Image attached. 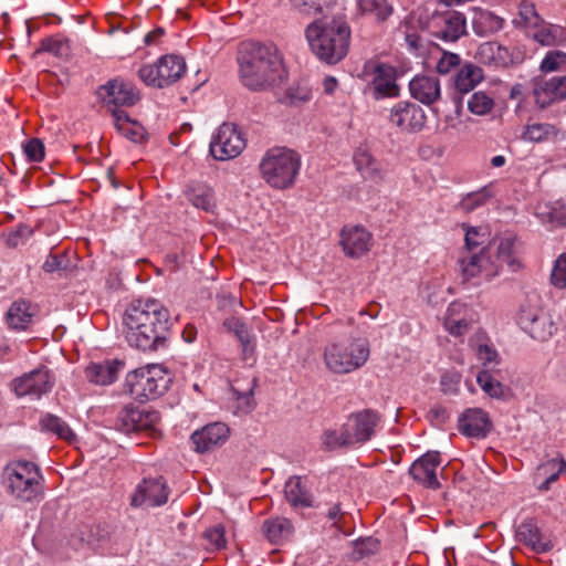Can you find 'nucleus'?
<instances>
[{
  "mask_svg": "<svg viewBox=\"0 0 566 566\" xmlns=\"http://www.w3.org/2000/svg\"><path fill=\"white\" fill-rule=\"evenodd\" d=\"M123 325L127 343L146 352L166 346L172 323L168 308L150 298L132 302L123 315Z\"/></svg>",
  "mask_w": 566,
  "mask_h": 566,
  "instance_id": "1",
  "label": "nucleus"
},
{
  "mask_svg": "<svg viewBox=\"0 0 566 566\" xmlns=\"http://www.w3.org/2000/svg\"><path fill=\"white\" fill-rule=\"evenodd\" d=\"M238 62L241 81L251 91L281 83L286 74L279 51L272 43H241Z\"/></svg>",
  "mask_w": 566,
  "mask_h": 566,
  "instance_id": "2",
  "label": "nucleus"
},
{
  "mask_svg": "<svg viewBox=\"0 0 566 566\" xmlns=\"http://www.w3.org/2000/svg\"><path fill=\"white\" fill-rule=\"evenodd\" d=\"M305 35L312 52L327 64L338 63L348 52L350 28L344 17L317 19L307 25Z\"/></svg>",
  "mask_w": 566,
  "mask_h": 566,
  "instance_id": "3",
  "label": "nucleus"
},
{
  "mask_svg": "<svg viewBox=\"0 0 566 566\" xmlns=\"http://www.w3.org/2000/svg\"><path fill=\"white\" fill-rule=\"evenodd\" d=\"M333 339L325 346L323 359L326 368L337 375L352 373L368 360L369 345L366 339L354 338L350 324L331 327Z\"/></svg>",
  "mask_w": 566,
  "mask_h": 566,
  "instance_id": "4",
  "label": "nucleus"
},
{
  "mask_svg": "<svg viewBox=\"0 0 566 566\" xmlns=\"http://www.w3.org/2000/svg\"><path fill=\"white\" fill-rule=\"evenodd\" d=\"M3 486L14 500L27 503L38 500L43 491L40 468L31 461L15 460L8 463L2 473Z\"/></svg>",
  "mask_w": 566,
  "mask_h": 566,
  "instance_id": "5",
  "label": "nucleus"
},
{
  "mask_svg": "<svg viewBox=\"0 0 566 566\" xmlns=\"http://www.w3.org/2000/svg\"><path fill=\"white\" fill-rule=\"evenodd\" d=\"M301 166V158L294 150L275 147L269 149L260 163L265 181L277 189L293 186Z\"/></svg>",
  "mask_w": 566,
  "mask_h": 566,
  "instance_id": "6",
  "label": "nucleus"
},
{
  "mask_svg": "<svg viewBox=\"0 0 566 566\" xmlns=\"http://www.w3.org/2000/svg\"><path fill=\"white\" fill-rule=\"evenodd\" d=\"M170 382L169 375L160 366L137 368L127 374L125 386L137 400H150L161 396Z\"/></svg>",
  "mask_w": 566,
  "mask_h": 566,
  "instance_id": "7",
  "label": "nucleus"
},
{
  "mask_svg": "<svg viewBox=\"0 0 566 566\" xmlns=\"http://www.w3.org/2000/svg\"><path fill=\"white\" fill-rule=\"evenodd\" d=\"M518 324L532 338L545 342L555 332L551 316L541 306V297L536 293L526 296L518 315Z\"/></svg>",
  "mask_w": 566,
  "mask_h": 566,
  "instance_id": "8",
  "label": "nucleus"
},
{
  "mask_svg": "<svg viewBox=\"0 0 566 566\" xmlns=\"http://www.w3.org/2000/svg\"><path fill=\"white\" fill-rule=\"evenodd\" d=\"M186 72V62L174 54L161 56L155 64L139 69L138 77L148 86L167 87L177 82Z\"/></svg>",
  "mask_w": 566,
  "mask_h": 566,
  "instance_id": "9",
  "label": "nucleus"
},
{
  "mask_svg": "<svg viewBox=\"0 0 566 566\" xmlns=\"http://www.w3.org/2000/svg\"><path fill=\"white\" fill-rule=\"evenodd\" d=\"M364 73L370 76L368 87L374 99L398 97L400 87L397 83V69L388 63L368 61L364 65Z\"/></svg>",
  "mask_w": 566,
  "mask_h": 566,
  "instance_id": "10",
  "label": "nucleus"
},
{
  "mask_svg": "<svg viewBox=\"0 0 566 566\" xmlns=\"http://www.w3.org/2000/svg\"><path fill=\"white\" fill-rule=\"evenodd\" d=\"M245 148V138L234 124L223 123L212 135L210 154L217 160H229L238 157Z\"/></svg>",
  "mask_w": 566,
  "mask_h": 566,
  "instance_id": "11",
  "label": "nucleus"
},
{
  "mask_svg": "<svg viewBox=\"0 0 566 566\" xmlns=\"http://www.w3.org/2000/svg\"><path fill=\"white\" fill-rule=\"evenodd\" d=\"M486 247H492V263L496 265V275L504 265L511 272H517L523 268L518 241L515 234L504 233L495 237Z\"/></svg>",
  "mask_w": 566,
  "mask_h": 566,
  "instance_id": "12",
  "label": "nucleus"
},
{
  "mask_svg": "<svg viewBox=\"0 0 566 566\" xmlns=\"http://www.w3.org/2000/svg\"><path fill=\"white\" fill-rule=\"evenodd\" d=\"M492 247H484L479 252H462L458 260L463 281L479 276L491 280L496 276V265L492 263Z\"/></svg>",
  "mask_w": 566,
  "mask_h": 566,
  "instance_id": "13",
  "label": "nucleus"
},
{
  "mask_svg": "<svg viewBox=\"0 0 566 566\" xmlns=\"http://www.w3.org/2000/svg\"><path fill=\"white\" fill-rule=\"evenodd\" d=\"M169 488L163 476L145 478L139 482L130 495V506L157 507L167 503Z\"/></svg>",
  "mask_w": 566,
  "mask_h": 566,
  "instance_id": "14",
  "label": "nucleus"
},
{
  "mask_svg": "<svg viewBox=\"0 0 566 566\" xmlns=\"http://www.w3.org/2000/svg\"><path fill=\"white\" fill-rule=\"evenodd\" d=\"M426 122V112L416 103L400 101L390 109L389 123L402 133H419L423 129Z\"/></svg>",
  "mask_w": 566,
  "mask_h": 566,
  "instance_id": "15",
  "label": "nucleus"
},
{
  "mask_svg": "<svg viewBox=\"0 0 566 566\" xmlns=\"http://www.w3.org/2000/svg\"><path fill=\"white\" fill-rule=\"evenodd\" d=\"M124 527L113 520L97 521L81 532V539L91 547L124 545Z\"/></svg>",
  "mask_w": 566,
  "mask_h": 566,
  "instance_id": "16",
  "label": "nucleus"
},
{
  "mask_svg": "<svg viewBox=\"0 0 566 566\" xmlns=\"http://www.w3.org/2000/svg\"><path fill=\"white\" fill-rule=\"evenodd\" d=\"M380 421V415L373 409H364L352 413L345 426L354 446L369 441L375 436Z\"/></svg>",
  "mask_w": 566,
  "mask_h": 566,
  "instance_id": "17",
  "label": "nucleus"
},
{
  "mask_svg": "<svg viewBox=\"0 0 566 566\" xmlns=\"http://www.w3.org/2000/svg\"><path fill=\"white\" fill-rule=\"evenodd\" d=\"M440 464V452L428 451L411 464L409 473L419 484L428 489L437 490L440 488V483L437 478V469Z\"/></svg>",
  "mask_w": 566,
  "mask_h": 566,
  "instance_id": "18",
  "label": "nucleus"
},
{
  "mask_svg": "<svg viewBox=\"0 0 566 566\" xmlns=\"http://www.w3.org/2000/svg\"><path fill=\"white\" fill-rule=\"evenodd\" d=\"M98 94L106 105L129 107L139 101L138 90L132 83L117 78L101 86Z\"/></svg>",
  "mask_w": 566,
  "mask_h": 566,
  "instance_id": "19",
  "label": "nucleus"
},
{
  "mask_svg": "<svg viewBox=\"0 0 566 566\" xmlns=\"http://www.w3.org/2000/svg\"><path fill=\"white\" fill-rule=\"evenodd\" d=\"M229 427L223 422H212L196 430L190 439L200 453L221 447L229 438Z\"/></svg>",
  "mask_w": 566,
  "mask_h": 566,
  "instance_id": "20",
  "label": "nucleus"
},
{
  "mask_svg": "<svg viewBox=\"0 0 566 566\" xmlns=\"http://www.w3.org/2000/svg\"><path fill=\"white\" fill-rule=\"evenodd\" d=\"M459 431L470 438L483 439L492 429V421L480 408L467 409L459 418Z\"/></svg>",
  "mask_w": 566,
  "mask_h": 566,
  "instance_id": "21",
  "label": "nucleus"
},
{
  "mask_svg": "<svg viewBox=\"0 0 566 566\" xmlns=\"http://www.w3.org/2000/svg\"><path fill=\"white\" fill-rule=\"evenodd\" d=\"M53 382L48 369H34L13 381L17 396L33 395L40 397L51 390Z\"/></svg>",
  "mask_w": 566,
  "mask_h": 566,
  "instance_id": "22",
  "label": "nucleus"
},
{
  "mask_svg": "<svg viewBox=\"0 0 566 566\" xmlns=\"http://www.w3.org/2000/svg\"><path fill=\"white\" fill-rule=\"evenodd\" d=\"M371 240V233L360 226L345 227L340 233V244L345 254L355 259L370 250Z\"/></svg>",
  "mask_w": 566,
  "mask_h": 566,
  "instance_id": "23",
  "label": "nucleus"
},
{
  "mask_svg": "<svg viewBox=\"0 0 566 566\" xmlns=\"http://www.w3.org/2000/svg\"><path fill=\"white\" fill-rule=\"evenodd\" d=\"M473 313L461 302H452L444 316L443 326L454 337L464 335L473 325Z\"/></svg>",
  "mask_w": 566,
  "mask_h": 566,
  "instance_id": "24",
  "label": "nucleus"
},
{
  "mask_svg": "<svg viewBox=\"0 0 566 566\" xmlns=\"http://www.w3.org/2000/svg\"><path fill=\"white\" fill-rule=\"evenodd\" d=\"M439 29L436 36L447 42H455L467 34L465 15L459 11H447L437 17Z\"/></svg>",
  "mask_w": 566,
  "mask_h": 566,
  "instance_id": "25",
  "label": "nucleus"
},
{
  "mask_svg": "<svg viewBox=\"0 0 566 566\" xmlns=\"http://www.w3.org/2000/svg\"><path fill=\"white\" fill-rule=\"evenodd\" d=\"M518 542L528 546L534 553H547L553 548L549 539H545L534 518H526L516 528Z\"/></svg>",
  "mask_w": 566,
  "mask_h": 566,
  "instance_id": "26",
  "label": "nucleus"
},
{
  "mask_svg": "<svg viewBox=\"0 0 566 566\" xmlns=\"http://www.w3.org/2000/svg\"><path fill=\"white\" fill-rule=\"evenodd\" d=\"M409 91L415 99L428 106L441 97L440 81L436 76H415L409 83Z\"/></svg>",
  "mask_w": 566,
  "mask_h": 566,
  "instance_id": "27",
  "label": "nucleus"
},
{
  "mask_svg": "<svg viewBox=\"0 0 566 566\" xmlns=\"http://www.w3.org/2000/svg\"><path fill=\"white\" fill-rule=\"evenodd\" d=\"M284 494L287 503L295 509L312 507L314 503L313 493L303 476H291L284 485Z\"/></svg>",
  "mask_w": 566,
  "mask_h": 566,
  "instance_id": "28",
  "label": "nucleus"
},
{
  "mask_svg": "<svg viewBox=\"0 0 566 566\" xmlns=\"http://www.w3.org/2000/svg\"><path fill=\"white\" fill-rule=\"evenodd\" d=\"M472 29L478 36L486 38L497 33L504 27V19L480 7L471 8Z\"/></svg>",
  "mask_w": 566,
  "mask_h": 566,
  "instance_id": "29",
  "label": "nucleus"
},
{
  "mask_svg": "<svg viewBox=\"0 0 566 566\" xmlns=\"http://www.w3.org/2000/svg\"><path fill=\"white\" fill-rule=\"evenodd\" d=\"M122 368L123 363L119 360L91 363L85 368V377L94 385L106 386L113 384L117 379L118 373Z\"/></svg>",
  "mask_w": 566,
  "mask_h": 566,
  "instance_id": "30",
  "label": "nucleus"
},
{
  "mask_svg": "<svg viewBox=\"0 0 566 566\" xmlns=\"http://www.w3.org/2000/svg\"><path fill=\"white\" fill-rule=\"evenodd\" d=\"M474 57L479 63L494 67H504L512 62L509 49L497 42L480 44Z\"/></svg>",
  "mask_w": 566,
  "mask_h": 566,
  "instance_id": "31",
  "label": "nucleus"
},
{
  "mask_svg": "<svg viewBox=\"0 0 566 566\" xmlns=\"http://www.w3.org/2000/svg\"><path fill=\"white\" fill-rule=\"evenodd\" d=\"M187 200L197 209L213 213L217 209V200L213 189L201 182L191 184L185 191Z\"/></svg>",
  "mask_w": 566,
  "mask_h": 566,
  "instance_id": "32",
  "label": "nucleus"
},
{
  "mask_svg": "<svg viewBox=\"0 0 566 566\" xmlns=\"http://www.w3.org/2000/svg\"><path fill=\"white\" fill-rule=\"evenodd\" d=\"M36 307L25 300H19L11 304L7 313V323L10 328L24 331L32 323Z\"/></svg>",
  "mask_w": 566,
  "mask_h": 566,
  "instance_id": "33",
  "label": "nucleus"
},
{
  "mask_svg": "<svg viewBox=\"0 0 566 566\" xmlns=\"http://www.w3.org/2000/svg\"><path fill=\"white\" fill-rule=\"evenodd\" d=\"M484 78L483 70L473 64L464 63L454 76V86L460 93H469Z\"/></svg>",
  "mask_w": 566,
  "mask_h": 566,
  "instance_id": "34",
  "label": "nucleus"
},
{
  "mask_svg": "<svg viewBox=\"0 0 566 566\" xmlns=\"http://www.w3.org/2000/svg\"><path fill=\"white\" fill-rule=\"evenodd\" d=\"M262 531L270 543L277 545L291 536L293 525L285 517H270L263 522Z\"/></svg>",
  "mask_w": 566,
  "mask_h": 566,
  "instance_id": "35",
  "label": "nucleus"
},
{
  "mask_svg": "<svg viewBox=\"0 0 566 566\" xmlns=\"http://www.w3.org/2000/svg\"><path fill=\"white\" fill-rule=\"evenodd\" d=\"M354 164L365 179L378 181L384 178L381 164L367 149L359 148L355 151Z\"/></svg>",
  "mask_w": 566,
  "mask_h": 566,
  "instance_id": "36",
  "label": "nucleus"
},
{
  "mask_svg": "<svg viewBox=\"0 0 566 566\" xmlns=\"http://www.w3.org/2000/svg\"><path fill=\"white\" fill-rule=\"evenodd\" d=\"M559 134V129L549 123H532L524 127L522 133L523 140L531 143H544L555 139Z\"/></svg>",
  "mask_w": 566,
  "mask_h": 566,
  "instance_id": "37",
  "label": "nucleus"
},
{
  "mask_svg": "<svg viewBox=\"0 0 566 566\" xmlns=\"http://www.w3.org/2000/svg\"><path fill=\"white\" fill-rule=\"evenodd\" d=\"M41 429L45 432L55 434L57 438L72 443L76 440V436L70 426L60 417L46 413L40 419Z\"/></svg>",
  "mask_w": 566,
  "mask_h": 566,
  "instance_id": "38",
  "label": "nucleus"
},
{
  "mask_svg": "<svg viewBox=\"0 0 566 566\" xmlns=\"http://www.w3.org/2000/svg\"><path fill=\"white\" fill-rule=\"evenodd\" d=\"M500 370L481 369L476 375L480 388L491 398L502 399L505 396L504 385L496 378Z\"/></svg>",
  "mask_w": 566,
  "mask_h": 566,
  "instance_id": "39",
  "label": "nucleus"
},
{
  "mask_svg": "<svg viewBox=\"0 0 566 566\" xmlns=\"http://www.w3.org/2000/svg\"><path fill=\"white\" fill-rule=\"evenodd\" d=\"M536 213L544 223L566 227V206L560 201L539 205Z\"/></svg>",
  "mask_w": 566,
  "mask_h": 566,
  "instance_id": "40",
  "label": "nucleus"
},
{
  "mask_svg": "<svg viewBox=\"0 0 566 566\" xmlns=\"http://www.w3.org/2000/svg\"><path fill=\"white\" fill-rule=\"evenodd\" d=\"M321 440L322 446L328 451L354 446L345 423L339 429H326Z\"/></svg>",
  "mask_w": 566,
  "mask_h": 566,
  "instance_id": "41",
  "label": "nucleus"
},
{
  "mask_svg": "<svg viewBox=\"0 0 566 566\" xmlns=\"http://www.w3.org/2000/svg\"><path fill=\"white\" fill-rule=\"evenodd\" d=\"M357 7L363 14L371 15L377 21L387 20L394 12L387 0H357Z\"/></svg>",
  "mask_w": 566,
  "mask_h": 566,
  "instance_id": "42",
  "label": "nucleus"
},
{
  "mask_svg": "<svg viewBox=\"0 0 566 566\" xmlns=\"http://www.w3.org/2000/svg\"><path fill=\"white\" fill-rule=\"evenodd\" d=\"M134 412L139 417H135L136 421V432L137 431H147L150 434H154L157 429V424L160 421V413L157 410L150 409L148 407H135Z\"/></svg>",
  "mask_w": 566,
  "mask_h": 566,
  "instance_id": "43",
  "label": "nucleus"
},
{
  "mask_svg": "<svg viewBox=\"0 0 566 566\" xmlns=\"http://www.w3.org/2000/svg\"><path fill=\"white\" fill-rule=\"evenodd\" d=\"M42 52H49L60 59L67 57L71 53L70 41L61 35L43 39L34 54Z\"/></svg>",
  "mask_w": 566,
  "mask_h": 566,
  "instance_id": "44",
  "label": "nucleus"
},
{
  "mask_svg": "<svg viewBox=\"0 0 566 566\" xmlns=\"http://www.w3.org/2000/svg\"><path fill=\"white\" fill-rule=\"evenodd\" d=\"M535 103L541 108L549 106L552 103L558 101L556 96V86L553 85L552 78L536 80L534 84Z\"/></svg>",
  "mask_w": 566,
  "mask_h": 566,
  "instance_id": "45",
  "label": "nucleus"
},
{
  "mask_svg": "<svg viewBox=\"0 0 566 566\" xmlns=\"http://www.w3.org/2000/svg\"><path fill=\"white\" fill-rule=\"evenodd\" d=\"M294 10L302 15H316L323 13L335 4L336 0H290Z\"/></svg>",
  "mask_w": 566,
  "mask_h": 566,
  "instance_id": "46",
  "label": "nucleus"
},
{
  "mask_svg": "<svg viewBox=\"0 0 566 566\" xmlns=\"http://www.w3.org/2000/svg\"><path fill=\"white\" fill-rule=\"evenodd\" d=\"M491 192L486 187L481 188L478 191L465 195L458 203L457 209L464 213H470L475 209L484 206L491 198Z\"/></svg>",
  "mask_w": 566,
  "mask_h": 566,
  "instance_id": "47",
  "label": "nucleus"
},
{
  "mask_svg": "<svg viewBox=\"0 0 566 566\" xmlns=\"http://www.w3.org/2000/svg\"><path fill=\"white\" fill-rule=\"evenodd\" d=\"M476 359L481 363L482 369L497 370L496 367L501 363V357L496 348L489 343L479 344L475 348Z\"/></svg>",
  "mask_w": 566,
  "mask_h": 566,
  "instance_id": "48",
  "label": "nucleus"
},
{
  "mask_svg": "<svg viewBox=\"0 0 566 566\" xmlns=\"http://www.w3.org/2000/svg\"><path fill=\"white\" fill-rule=\"evenodd\" d=\"M135 417H139L134 412V406L127 405L122 408L115 419L114 427L116 430L123 433L136 432V421Z\"/></svg>",
  "mask_w": 566,
  "mask_h": 566,
  "instance_id": "49",
  "label": "nucleus"
},
{
  "mask_svg": "<svg viewBox=\"0 0 566 566\" xmlns=\"http://www.w3.org/2000/svg\"><path fill=\"white\" fill-rule=\"evenodd\" d=\"M494 107V101L485 92L479 91L472 94L468 101V108L475 115H486Z\"/></svg>",
  "mask_w": 566,
  "mask_h": 566,
  "instance_id": "50",
  "label": "nucleus"
},
{
  "mask_svg": "<svg viewBox=\"0 0 566 566\" xmlns=\"http://www.w3.org/2000/svg\"><path fill=\"white\" fill-rule=\"evenodd\" d=\"M539 69L544 73L566 71V53L562 51H549L543 59Z\"/></svg>",
  "mask_w": 566,
  "mask_h": 566,
  "instance_id": "51",
  "label": "nucleus"
},
{
  "mask_svg": "<svg viewBox=\"0 0 566 566\" xmlns=\"http://www.w3.org/2000/svg\"><path fill=\"white\" fill-rule=\"evenodd\" d=\"M520 22L525 28H537L542 21L536 12L535 6L526 0H523L518 6Z\"/></svg>",
  "mask_w": 566,
  "mask_h": 566,
  "instance_id": "52",
  "label": "nucleus"
},
{
  "mask_svg": "<svg viewBox=\"0 0 566 566\" xmlns=\"http://www.w3.org/2000/svg\"><path fill=\"white\" fill-rule=\"evenodd\" d=\"M203 537L208 541V549L220 551L226 547L224 527L221 524L214 525L203 533Z\"/></svg>",
  "mask_w": 566,
  "mask_h": 566,
  "instance_id": "53",
  "label": "nucleus"
},
{
  "mask_svg": "<svg viewBox=\"0 0 566 566\" xmlns=\"http://www.w3.org/2000/svg\"><path fill=\"white\" fill-rule=\"evenodd\" d=\"M33 234V229L27 224H19L7 234L6 243L10 248L24 244Z\"/></svg>",
  "mask_w": 566,
  "mask_h": 566,
  "instance_id": "54",
  "label": "nucleus"
},
{
  "mask_svg": "<svg viewBox=\"0 0 566 566\" xmlns=\"http://www.w3.org/2000/svg\"><path fill=\"white\" fill-rule=\"evenodd\" d=\"M223 326L228 332L233 333L239 342H248V338L253 335L247 324L235 316L224 319Z\"/></svg>",
  "mask_w": 566,
  "mask_h": 566,
  "instance_id": "55",
  "label": "nucleus"
},
{
  "mask_svg": "<svg viewBox=\"0 0 566 566\" xmlns=\"http://www.w3.org/2000/svg\"><path fill=\"white\" fill-rule=\"evenodd\" d=\"M465 229V251L464 252H474L476 248L484 244L485 242V233H482V229L478 227H469L463 224Z\"/></svg>",
  "mask_w": 566,
  "mask_h": 566,
  "instance_id": "56",
  "label": "nucleus"
},
{
  "mask_svg": "<svg viewBox=\"0 0 566 566\" xmlns=\"http://www.w3.org/2000/svg\"><path fill=\"white\" fill-rule=\"evenodd\" d=\"M551 282L555 287H566V253L559 255L555 261L551 275Z\"/></svg>",
  "mask_w": 566,
  "mask_h": 566,
  "instance_id": "57",
  "label": "nucleus"
},
{
  "mask_svg": "<svg viewBox=\"0 0 566 566\" xmlns=\"http://www.w3.org/2000/svg\"><path fill=\"white\" fill-rule=\"evenodd\" d=\"M461 66V59L458 54L443 51L441 57L437 62V72L439 74H449L455 67Z\"/></svg>",
  "mask_w": 566,
  "mask_h": 566,
  "instance_id": "58",
  "label": "nucleus"
},
{
  "mask_svg": "<svg viewBox=\"0 0 566 566\" xmlns=\"http://www.w3.org/2000/svg\"><path fill=\"white\" fill-rule=\"evenodd\" d=\"M124 125L125 126L120 127V130H118L122 135L134 143H140L145 139V128L142 125L130 119H125Z\"/></svg>",
  "mask_w": 566,
  "mask_h": 566,
  "instance_id": "59",
  "label": "nucleus"
},
{
  "mask_svg": "<svg viewBox=\"0 0 566 566\" xmlns=\"http://www.w3.org/2000/svg\"><path fill=\"white\" fill-rule=\"evenodd\" d=\"M23 149L29 161L40 163L44 158V145L39 138L30 139Z\"/></svg>",
  "mask_w": 566,
  "mask_h": 566,
  "instance_id": "60",
  "label": "nucleus"
},
{
  "mask_svg": "<svg viewBox=\"0 0 566 566\" xmlns=\"http://www.w3.org/2000/svg\"><path fill=\"white\" fill-rule=\"evenodd\" d=\"M67 266V260L63 254H49L44 261L42 269L46 273H54L65 270Z\"/></svg>",
  "mask_w": 566,
  "mask_h": 566,
  "instance_id": "61",
  "label": "nucleus"
},
{
  "mask_svg": "<svg viewBox=\"0 0 566 566\" xmlns=\"http://www.w3.org/2000/svg\"><path fill=\"white\" fill-rule=\"evenodd\" d=\"M546 469H556V472L544 475L549 483H554L558 480L559 475L566 471V461L564 459H551L542 463V470Z\"/></svg>",
  "mask_w": 566,
  "mask_h": 566,
  "instance_id": "62",
  "label": "nucleus"
},
{
  "mask_svg": "<svg viewBox=\"0 0 566 566\" xmlns=\"http://www.w3.org/2000/svg\"><path fill=\"white\" fill-rule=\"evenodd\" d=\"M534 40L541 43L542 45H552L554 44L555 36L551 33L549 30L541 29L536 31L533 35Z\"/></svg>",
  "mask_w": 566,
  "mask_h": 566,
  "instance_id": "63",
  "label": "nucleus"
},
{
  "mask_svg": "<svg viewBox=\"0 0 566 566\" xmlns=\"http://www.w3.org/2000/svg\"><path fill=\"white\" fill-rule=\"evenodd\" d=\"M553 85L556 86L557 99H566V76L552 77Z\"/></svg>",
  "mask_w": 566,
  "mask_h": 566,
  "instance_id": "64",
  "label": "nucleus"
}]
</instances>
